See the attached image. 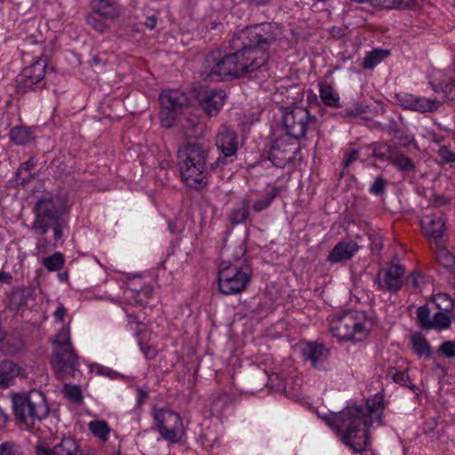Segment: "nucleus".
I'll return each mask as SVG.
<instances>
[{"mask_svg":"<svg viewBox=\"0 0 455 455\" xmlns=\"http://www.w3.org/2000/svg\"><path fill=\"white\" fill-rule=\"evenodd\" d=\"M275 36L270 23L247 27L239 31L232 39L233 53L220 56L208 54L203 64L202 75L212 81L235 78L264 67L267 49Z\"/></svg>","mask_w":455,"mask_h":455,"instance_id":"f257e3e1","label":"nucleus"},{"mask_svg":"<svg viewBox=\"0 0 455 455\" xmlns=\"http://www.w3.org/2000/svg\"><path fill=\"white\" fill-rule=\"evenodd\" d=\"M383 411L384 396L378 393L368 398L364 406H347L340 411L324 415L323 419L347 447L360 453L370 446V427L383 424Z\"/></svg>","mask_w":455,"mask_h":455,"instance_id":"f03ea898","label":"nucleus"},{"mask_svg":"<svg viewBox=\"0 0 455 455\" xmlns=\"http://www.w3.org/2000/svg\"><path fill=\"white\" fill-rule=\"evenodd\" d=\"M208 150L198 142H188L178 151V162L182 181L194 189L204 188L207 184Z\"/></svg>","mask_w":455,"mask_h":455,"instance_id":"7ed1b4c3","label":"nucleus"},{"mask_svg":"<svg viewBox=\"0 0 455 455\" xmlns=\"http://www.w3.org/2000/svg\"><path fill=\"white\" fill-rule=\"evenodd\" d=\"M12 408L18 423L27 429H32L36 422L45 419L50 411L44 394L37 389L13 394Z\"/></svg>","mask_w":455,"mask_h":455,"instance_id":"20e7f679","label":"nucleus"},{"mask_svg":"<svg viewBox=\"0 0 455 455\" xmlns=\"http://www.w3.org/2000/svg\"><path fill=\"white\" fill-rule=\"evenodd\" d=\"M372 323L363 311L347 310L335 314L330 322L334 337L344 341H362L369 334Z\"/></svg>","mask_w":455,"mask_h":455,"instance_id":"39448f33","label":"nucleus"},{"mask_svg":"<svg viewBox=\"0 0 455 455\" xmlns=\"http://www.w3.org/2000/svg\"><path fill=\"white\" fill-rule=\"evenodd\" d=\"M53 353L51 363L58 379L75 376L79 371L80 358L71 344L70 330L63 326L52 339Z\"/></svg>","mask_w":455,"mask_h":455,"instance_id":"423d86ee","label":"nucleus"},{"mask_svg":"<svg viewBox=\"0 0 455 455\" xmlns=\"http://www.w3.org/2000/svg\"><path fill=\"white\" fill-rule=\"evenodd\" d=\"M153 419L161 437L168 444H182L187 439V429L180 413L168 408L154 409Z\"/></svg>","mask_w":455,"mask_h":455,"instance_id":"0eeeda50","label":"nucleus"},{"mask_svg":"<svg viewBox=\"0 0 455 455\" xmlns=\"http://www.w3.org/2000/svg\"><path fill=\"white\" fill-rule=\"evenodd\" d=\"M63 210L61 200L44 194L33 208L35 220L31 224L32 229L37 235L46 234L51 225L58 222Z\"/></svg>","mask_w":455,"mask_h":455,"instance_id":"6e6552de","label":"nucleus"},{"mask_svg":"<svg viewBox=\"0 0 455 455\" xmlns=\"http://www.w3.org/2000/svg\"><path fill=\"white\" fill-rule=\"evenodd\" d=\"M250 274L236 264L223 261L219 267L220 291L226 295L243 291L250 282Z\"/></svg>","mask_w":455,"mask_h":455,"instance_id":"1a4fd4ad","label":"nucleus"},{"mask_svg":"<svg viewBox=\"0 0 455 455\" xmlns=\"http://www.w3.org/2000/svg\"><path fill=\"white\" fill-rule=\"evenodd\" d=\"M283 122L288 135L294 139L303 138L307 132L318 127L316 117L307 108L297 106L285 110Z\"/></svg>","mask_w":455,"mask_h":455,"instance_id":"9d476101","label":"nucleus"},{"mask_svg":"<svg viewBox=\"0 0 455 455\" xmlns=\"http://www.w3.org/2000/svg\"><path fill=\"white\" fill-rule=\"evenodd\" d=\"M160 121L164 128L174 125L178 111L187 103V96L179 90H165L159 97Z\"/></svg>","mask_w":455,"mask_h":455,"instance_id":"9b49d317","label":"nucleus"},{"mask_svg":"<svg viewBox=\"0 0 455 455\" xmlns=\"http://www.w3.org/2000/svg\"><path fill=\"white\" fill-rule=\"evenodd\" d=\"M427 79L435 93L443 94L450 100H455V69L432 68L427 72Z\"/></svg>","mask_w":455,"mask_h":455,"instance_id":"f8f14e48","label":"nucleus"},{"mask_svg":"<svg viewBox=\"0 0 455 455\" xmlns=\"http://www.w3.org/2000/svg\"><path fill=\"white\" fill-rule=\"evenodd\" d=\"M454 312L436 311L433 315L427 305L420 306L417 310V319L420 327L424 330L443 331L450 329Z\"/></svg>","mask_w":455,"mask_h":455,"instance_id":"ddd939ff","label":"nucleus"},{"mask_svg":"<svg viewBox=\"0 0 455 455\" xmlns=\"http://www.w3.org/2000/svg\"><path fill=\"white\" fill-rule=\"evenodd\" d=\"M215 145L224 157H219L214 167H223L227 164L225 158L236 155L239 147L238 134L233 129L222 125L217 132Z\"/></svg>","mask_w":455,"mask_h":455,"instance_id":"4468645a","label":"nucleus"},{"mask_svg":"<svg viewBox=\"0 0 455 455\" xmlns=\"http://www.w3.org/2000/svg\"><path fill=\"white\" fill-rule=\"evenodd\" d=\"M123 289L124 299L130 304L144 307L153 296V287L140 277L128 279Z\"/></svg>","mask_w":455,"mask_h":455,"instance_id":"2eb2a0df","label":"nucleus"},{"mask_svg":"<svg viewBox=\"0 0 455 455\" xmlns=\"http://www.w3.org/2000/svg\"><path fill=\"white\" fill-rule=\"evenodd\" d=\"M404 273L405 267L395 258L387 268L379 272V289L398 291L402 288Z\"/></svg>","mask_w":455,"mask_h":455,"instance_id":"dca6fc26","label":"nucleus"},{"mask_svg":"<svg viewBox=\"0 0 455 455\" xmlns=\"http://www.w3.org/2000/svg\"><path fill=\"white\" fill-rule=\"evenodd\" d=\"M300 353L305 361L318 371H326L329 368L330 351L323 344L317 342H304L300 347Z\"/></svg>","mask_w":455,"mask_h":455,"instance_id":"f3484780","label":"nucleus"},{"mask_svg":"<svg viewBox=\"0 0 455 455\" xmlns=\"http://www.w3.org/2000/svg\"><path fill=\"white\" fill-rule=\"evenodd\" d=\"M396 99L399 105L403 108L422 113L435 111L441 105L436 100L405 92L396 94Z\"/></svg>","mask_w":455,"mask_h":455,"instance_id":"a211bd4d","label":"nucleus"},{"mask_svg":"<svg viewBox=\"0 0 455 455\" xmlns=\"http://www.w3.org/2000/svg\"><path fill=\"white\" fill-rule=\"evenodd\" d=\"M294 156L292 145L283 139L275 140L268 153V158L278 168H283Z\"/></svg>","mask_w":455,"mask_h":455,"instance_id":"6ab92c4d","label":"nucleus"},{"mask_svg":"<svg viewBox=\"0 0 455 455\" xmlns=\"http://www.w3.org/2000/svg\"><path fill=\"white\" fill-rule=\"evenodd\" d=\"M36 449L37 455H82L76 442L69 437L63 438L53 447L40 444Z\"/></svg>","mask_w":455,"mask_h":455,"instance_id":"aec40b11","label":"nucleus"},{"mask_svg":"<svg viewBox=\"0 0 455 455\" xmlns=\"http://www.w3.org/2000/svg\"><path fill=\"white\" fill-rule=\"evenodd\" d=\"M225 99L222 90L205 91L199 96V104L208 116H215L223 107Z\"/></svg>","mask_w":455,"mask_h":455,"instance_id":"412c9836","label":"nucleus"},{"mask_svg":"<svg viewBox=\"0 0 455 455\" xmlns=\"http://www.w3.org/2000/svg\"><path fill=\"white\" fill-rule=\"evenodd\" d=\"M420 227L425 235L436 239L443 236L445 224L440 214L429 212L421 217Z\"/></svg>","mask_w":455,"mask_h":455,"instance_id":"4be33fe9","label":"nucleus"},{"mask_svg":"<svg viewBox=\"0 0 455 455\" xmlns=\"http://www.w3.org/2000/svg\"><path fill=\"white\" fill-rule=\"evenodd\" d=\"M359 246L354 241H341L338 243L328 255L331 263H339L352 259L358 251Z\"/></svg>","mask_w":455,"mask_h":455,"instance_id":"5701e85b","label":"nucleus"},{"mask_svg":"<svg viewBox=\"0 0 455 455\" xmlns=\"http://www.w3.org/2000/svg\"><path fill=\"white\" fill-rule=\"evenodd\" d=\"M278 190L279 188L275 187L265 193L257 195L255 197L253 195H248L250 196V207L251 212L259 213L268 209L276 198Z\"/></svg>","mask_w":455,"mask_h":455,"instance_id":"b1692460","label":"nucleus"},{"mask_svg":"<svg viewBox=\"0 0 455 455\" xmlns=\"http://www.w3.org/2000/svg\"><path fill=\"white\" fill-rule=\"evenodd\" d=\"M250 196H244L240 202L236 204L230 212L228 220L232 225L244 223L251 216Z\"/></svg>","mask_w":455,"mask_h":455,"instance_id":"393cba45","label":"nucleus"},{"mask_svg":"<svg viewBox=\"0 0 455 455\" xmlns=\"http://www.w3.org/2000/svg\"><path fill=\"white\" fill-rule=\"evenodd\" d=\"M410 344L411 348L419 357H423L424 359H430L433 355V349L430 342L419 331H416L411 335Z\"/></svg>","mask_w":455,"mask_h":455,"instance_id":"a878e982","label":"nucleus"},{"mask_svg":"<svg viewBox=\"0 0 455 455\" xmlns=\"http://www.w3.org/2000/svg\"><path fill=\"white\" fill-rule=\"evenodd\" d=\"M20 374V368L12 361H4L0 363V387L7 388L13 379Z\"/></svg>","mask_w":455,"mask_h":455,"instance_id":"bb28decb","label":"nucleus"},{"mask_svg":"<svg viewBox=\"0 0 455 455\" xmlns=\"http://www.w3.org/2000/svg\"><path fill=\"white\" fill-rule=\"evenodd\" d=\"M36 163L35 157H30L28 161L21 163L14 172L12 182L17 186H23L29 182L34 178L32 170L36 167Z\"/></svg>","mask_w":455,"mask_h":455,"instance_id":"cd10ccee","label":"nucleus"},{"mask_svg":"<svg viewBox=\"0 0 455 455\" xmlns=\"http://www.w3.org/2000/svg\"><path fill=\"white\" fill-rule=\"evenodd\" d=\"M318 85L319 94L323 103L331 108H339L340 106V98L333 85L326 81L319 82Z\"/></svg>","mask_w":455,"mask_h":455,"instance_id":"c85d7f7f","label":"nucleus"},{"mask_svg":"<svg viewBox=\"0 0 455 455\" xmlns=\"http://www.w3.org/2000/svg\"><path fill=\"white\" fill-rule=\"evenodd\" d=\"M10 138L16 145H26L34 140L35 134L30 127L20 125L11 129Z\"/></svg>","mask_w":455,"mask_h":455,"instance_id":"c756f323","label":"nucleus"},{"mask_svg":"<svg viewBox=\"0 0 455 455\" xmlns=\"http://www.w3.org/2000/svg\"><path fill=\"white\" fill-rule=\"evenodd\" d=\"M92 9L105 15L106 18L114 19L118 16L115 0H92Z\"/></svg>","mask_w":455,"mask_h":455,"instance_id":"7c9ffc66","label":"nucleus"},{"mask_svg":"<svg viewBox=\"0 0 455 455\" xmlns=\"http://www.w3.org/2000/svg\"><path fill=\"white\" fill-rule=\"evenodd\" d=\"M88 428L92 434L103 442L109 438L111 428L105 420H92L89 422Z\"/></svg>","mask_w":455,"mask_h":455,"instance_id":"2f4dec72","label":"nucleus"},{"mask_svg":"<svg viewBox=\"0 0 455 455\" xmlns=\"http://www.w3.org/2000/svg\"><path fill=\"white\" fill-rule=\"evenodd\" d=\"M44 67L40 62H36L28 67H26L20 74V76L32 80L36 84L44 77Z\"/></svg>","mask_w":455,"mask_h":455,"instance_id":"473e14b6","label":"nucleus"},{"mask_svg":"<svg viewBox=\"0 0 455 455\" xmlns=\"http://www.w3.org/2000/svg\"><path fill=\"white\" fill-rule=\"evenodd\" d=\"M108 18L105 15L101 14L99 12L93 11L86 17V21L88 25L92 28L95 31L103 33L107 30L108 25L106 20Z\"/></svg>","mask_w":455,"mask_h":455,"instance_id":"72a5a7b5","label":"nucleus"},{"mask_svg":"<svg viewBox=\"0 0 455 455\" xmlns=\"http://www.w3.org/2000/svg\"><path fill=\"white\" fill-rule=\"evenodd\" d=\"M433 303L437 311L454 312V300L446 293H438L434 296Z\"/></svg>","mask_w":455,"mask_h":455,"instance_id":"f704fd0d","label":"nucleus"},{"mask_svg":"<svg viewBox=\"0 0 455 455\" xmlns=\"http://www.w3.org/2000/svg\"><path fill=\"white\" fill-rule=\"evenodd\" d=\"M65 260L61 252H54L52 255L42 259L44 267L52 272L60 270L64 266Z\"/></svg>","mask_w":455,"mask_h":455,"instance_id":"c9c22d12","label":"nucleus"},{"mask_svg":"<svg viewBox=\"0 0 455 455\" xmlns=\"http://www.w3.org/2000/svg\"><path fill=\"white\" fill-rule=\"evenodd\" d=\"M388 55L387 51L373 50L366 55L363 60V67L366 69H371L376 67L384 58Z\"/></svg>","mask_w":455,"mask_h":455,"instance_id":"e433bc0d","label":"nucleus"},{"mask_svg":"<svg viewBox=\"0 0 455 455\" xmlns=\"http://www.w3.org/2000/svg\"><path fill=\"white\" fill-rule=\"evenodd\" d=\"M415 0H373V6L394 9V8H405L414 3Z\"/></svg>","mask_w":455,"mask_h":455,"instance_id":"4c0bfd02","label":"nucleus"},{"mask_svg":"<svg viewBox=\"0 0 455 455\" xmlns=\"http://www.w3.org/2000/svg\"><path fill=\"white\" fill-rule=\"evenodd\" d=\"M391 164L402 172H413V162L403 155H398L390 159Z\"/></svg>","mask_w":455,"mask_h":455,"instance_id":"58836bf2","label":"nucleus"},{"mask_svg":"<svg viewBox=\"0 0 455 455\" xmlns=\"http://www.w3.org/2000/svg\"><path fill=\"white\" fill-rule=\"evenodd\" d=\"M63 394L75 403L78 404L83 401L81 389L76 385H65L63 387Z\"/></svg>","mask_w":455,"mask_h":455,"instance_id":"ea45409f","label":"nucleus"},{"mask_svg":"<svg viewBox=\"0 0 455 455\" xmlns=\"http://www.w3.org/2000/svg\"><path fill=\"white\" fill-rule=\"evenodd\" d=\"M436 353L447 359L454 360L455 359V341L445 340V341L442 342L439 345V347L436 350Z\"/></svg>","mask_w":455,"mask_h":455,"instance_id":"a19ab883","label":"nucleus"},{"mask_svg":"<svg viewBox=\"0 0 455 455\" xmlns=\"http://www.w3.org/2000/svg\"><path fill=\"white\" fill-rule=\"evenodd\" d=\"M391 378L394 380V382L403 387H408L411 390L416 389V387L413 384H411L410 376L406 371H395Z\"/></svg>","mask_w":455,"mask_h":455,"instance_id":"79ce46f5","label":"nucleus"},{"mask_svg":"<svg viewBox=\"0 0 455 455\" xmlns=\"http://www.w3.org/2000/svg\"><path fill=\"white\" fill-rule=\"evenodd\" d=\"M90 371L99 376H106L110 379H115L117 376V372L112 369L103 366L99 363H92L89 365Z\"/></svg>","mask_w":455,"mask_h":455,"instance_id":"37998d69","label":"nucleus"},{"mask_svg":"<svg viewBox=\"0 0 455 455\" xmlns=\"http://www.w3.org/2000/svg\"><path fill=\"white\" fill-rule=\"evenodd\" d=\"M436 259L442 266L447 268L454 264V257L447 250H440L436 254Z\"/></svg>","mask_w":455,"mask_h":455,"instance_id":"c03bdc74","label":"nucleus"},{"mask_svg":"<svg viewBox=\"0 0 455 455\" xmlns=\"http://www.w3.org/2000/svg\"><path fill=\"white\" fill-rule=\"evenodd\" d=\"M387 180L381 177H378L370 187V193L374 196H381L385 193Z\"/></svg>","mask_w":455,"mask_h":455,"instance_id":"a18cd8bd","label":"nucleus"},{"mask_svg":"<svg viewBox=\"0 0 455 455\" xmlns=\"http://www.w3.org/2000/svg\"><path fill=\"white\" fill-rule=\"evenodd\" d=\"M17 88L19 92H26L29 90H32L34 86L36 84V82H33L32 80H29L26 77H23L21 76H18L17 77Z\"/></svg>","mask_w":455,"mask_h":455,"instance_id":"49530a36","label":"nucleus"},{"mask_svg":"<svg viewBox=\"0 0 455 455\" xmlns=\"http://www.w3.org/2000/svg\"><path fill=\"white\" fill-rule=\"evenodd\" d=\"M438 155L442 158V160L446 163H452L455 161V155L446 147L442 146L438 150Z\"/></svg>","mask_w":455,"mask_h":455,"instance_id":"de8ad7c7","label":"nucleus"},{"mask_svg":"<svg viewBox=\"0 0 455 455\" xmlns=\"http://www.w3.org/2000/svg\"><path fill=\"white\" fill-rule=\"evenodd\" d=\"M17 446L13 443H4L0 444V455H16Z\"/></svg>","mask_w":455,"mask_h":455,"instance_id":"09e8293b","label":"nucleus"},{"mask_svg":"<svg viewBox=\"0 0 455 455\" xmlns=\"http://www.w3.org/2000/svg\"><path fill=\"white\" fill-rule=\"evenodd\" d=\"M421 279L422 276L420 275V274L413 272L407 276V284L411 286L412 288L418 289L420 286Z\"/></svg>","mask_w":455,"mask_h":455,"instance_id":"8fccbe9b","label":"nucleus"},{"mask_svg":"<svg viewBox=\"0 0 455 455\" xmlns=\"http://www.w3.org/2000/svg\"><path fill=\"white\" fill-rule=\"evenodd\" d=\"M67 308L63 304H59L56 310L53 313V319L56 323H62L65 316L67 315Z\"/></svg>","mask_w":455,"mask_h":455,"instance_id":"3c124183","label":"nucleus"},{"mask_svg":"<svg viewBox=\"0 0 455 455\" xmlns=\"http://www.w3.org/2000/svg\"><path fill=\"white\" fill-rule=\"evenodd\" d=\"M359 157V151L355 148L351 149L346 156L343 161L345 168L348 167L352 163L356 161Z\"/></svg>","mask_w":455,"mask_h":455,"instance_id":"603ef678","label":"nucleus"},{"mask_svg":"<svg viewBox=\"0 0 455 455\" xmlns=\"http://www.w3.org/2000/svg\"><path fill=\"white\" fill-rule=\"evenodd\" d=\"M137 404L140 406L142 403H145L147 397H148V391L145 388L142 387H137Z\"/></svg>","mask_w":455,"mask_h":455,"instance_id":"864d4df0","label":"nucleus"},{"mask_svg":"<svg viewBox=\"0 0 455 455\" xmlns=\"http://www.w3.org/2000/svg\"><path fill=\"white\" fill-rule=\"evenodd\" d=\"M141 351L145 357L148 360L153 359L156 356L155 349L151 348L150 347H142Z\"/></svg>","mask_w":455,"mask_h":455,"instance_id":"5fc2aeb1","label":"nucleus"},{"mask_svg":"<svg viewBox=\"0 0 455 455\" xmlns=\"http://www.w3.org/2000/svg\"><path fill=\"white\" fill-rule=\"evenodd\" d=\"M157 19L155 16L147 17L145 26L149 29H154L156 26Z\"/></svg>","mask_w":455,"mask_h":455,"instance_id":"6e6d98bb","label":"nucleus"},{"mask_svg":"<svg viewBox=\"0 0 455 455\" xmlns=\"http://www.w3.org/2000/svg\"><path fill=\"white\" fill-rule=\"evenodd\" d=\"M56 223H54L53 225V235H54V239L55 240H59L62 237L63 235V233H62V229L60 228V227L59 225H55Z\"/></svg>","mask_w":455,"mask_h":455,"instance_id":"4d7b16f0","label":"nucleus"},{"mask_svg":"<svg viewBox=\"0 0 455 455\" xmlns=\"http://www.w3.org/2000/svg\"><path fill=\"white\" fill-rule=\"evenodd\" d=\"M8 420V415L0 408V427H4Z\"/></svg>","mask_w":455,"mask_h":455,"instance_id":"13d9d810","label":"nucleus"},{"mask_svg":"<svg viewBox=\"0 0 455 455\" xmlns=\"http://www.w3.org/2000/svg\"><path fill=\"white\" fill-rule=\"evenodd\" d=\"M222 403V402H221V400H217V401H215V402H214V403H213V405H212V410H213L214 411H219V409H220V403Z\"/></svg>","mask_w":455,"mask_h":455,"instance_id":"bf43d9fd","label":"nucleus"},{"mask_svg":"<svg viewBox=\"0 0 455 455\" xmlns=\"http://www.w3.org/2000/svg\"><path fill=\"white\" fill-rule=\"evenodd\" d=\"M250 1L254 3L255 4H265L269 0H250Z\"/></svg>","mask_w":455,"mask_h":455,"instance_id":"052dcab7","label":"nucleus"},{"mask_svg":"<svg viewBox=\"0 0 455 455\" xmlns=\"http://www.w3.org/2000/svg\"><path fill=\"white\" fill-rule=\"evenodd\" d=\"M434 140L436 141V142H440L442 140V138L437 136V135H435Z\"/></svg>","mask_w":455,"mask_h":455,"instance_id":"680f3d73","label":"nucleus"},{"mask_svg":"<svg viewBox=\"0 0 455 455\" xmlns=\"http://www.w3.org/2000/svg\"><path fill=\"white\" fill-rule=\"evenodd\" d=\"M60 278L61 280H64L65 278H67V274L60 275Z\"/></svg>","mask_w":455,"mask_h":455,"instance_id":"e2e57ef3","label":"nucleus"}]
</instances>
